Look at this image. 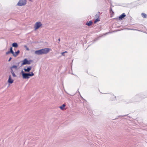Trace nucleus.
<instances>
[{
    "label": "nucleus",
    "mask_w": 147,
    "mask_h": 147,
    "mask_svg": "<svg viewBox=\"0 0 147 147\" xmlns=\"http://www.w3.org/2000/svg\"><path fill=\"white\" fill-rule=\"evenodd\" d=\"M93 23V22L92 21H90L89 22H87L86 23V24L89 26L91 25Z\"/></svg>",
    "instance_id": "9"
},
{
    "label": "nucleus",
    "mask_w": 147,
    "mask_h": 147,
    "mask_svg": "<svg viewBox=\"0 0 147 147\" xmlns=\"http://www.w3.org/2000/svg\"><path fill=\"white\" fill-rule=\"evenodd\" d=\"M12 59V58L11 57H10V58H9V59L8 60V62H9L11 60V59Z\"/></svg>",
    "instance_id": "24"
},
{
    "label": "nucleus",
    "mask_w": 147,
    "mask_h": 147,
    "mask_svg": "<svg viewBox=\"0 0 147 147\" xmlns=\"http://www.w3.org/2000/svg\"><path fill=\"white\" fill-rule=\"evenodd\" d=\"M65 52H62L61 53L62 55L63 56H65Z\"/></svg>",
    "instance_id": "26"
},
{
    "label": "nucleus",
    "mask_w": 147,
    "mask_h": 147,
    "mask_svg": "<svg viewBox=\"0 0 147 147\" xmlns=\"http://www.w3.org/2000/svg\"><path fill=\"white\" fill-rule=\"evenodd\" d=\"M22 62V63L21 65V66L26 64L29 65L28 60L26 58L24 59Z\"/></svg>",
    "instance_id": "5"
},
{
    "label": "nucleus",
    "mask_w": 147,
    "mask_h": 147,
    "mask_svg": "<svg viewBox=\"0 0 147 147\" xmlns=\"http://www.w3.org/2000/svg\"><path fill=\"white\" fill-rule=\"evenodd\" d=\"M141 15L144 18H146L147 17V15H146L144 13H142L141 14Z\"/></svg>",
    "instance_id": "15"
},
{
    "label": "nucleus",
    "mask_w": 147,
    "mask_h": 147,
    "mask_svg": "<svg viewBox=\"0 0 147 147\" xmlns=\"http://www.w3.org/2000/svg\"><path fill=\"white\" fill-rule=\"evenodd\" d=\"M100 20L99 18H97L95 19L94 21V23H96L97 22L99 21Z\"/></svg>",
    "instance_id": "18"
},
{
    "label": "nucleus",
    "mask_w": 147,
    "mask_h": 147,
    "mask_svg": "<svg viewBox=\"0 0 147 147\" xmlns=\"http://www.w3.org/2000/svg\"><path fill=\"white\" fill-rule=\"evenodd\" d=\"M29 77H31L33 76L34 75V74L32 72H30L28 73Z\"/></svg>",
    "instance_id": "12"
},
{
    "label": "nucleus",
    "mask_w": 147,
    "mask_h": 147,
    "mask_svg": "<svg viewBox=\"0 0 147 147\" xmlns=\"http://www.w3.org/2000/svg\"><path fill=\"white\" fill-rule=\"evenodd\" d=\"M20 53V51L19 50H18L17 51L14 53V54H13V56L14 57H16Z\"/></svg>",
    "instance_id": "10"
},
{
    "label": "nucleus",
    "mask_w": 147,
    "mask_h": 147,
    "mask_svg": "<svg viewBox=\"0 0 147 147\" xmlns=\"http://www.w3.org/2000/svg\"><path fill=\"white\" fill-rule=\"evenodd\" d=\"M65 106V105L64 104H63L61 106L59 107V108L62 110L64 109V108Z\"/></svg>",
    "instance_id": "14"
},
{
    "label": "nucleus",
    "mask_w": 147,
    "mask_h": 147,
    "mask_svg": "<svg viewBox=\"0 0 147 147\" xmlns=\"http://www.w3.org/2000/svg\"><path fill=\"white\" fill-rule=\"evenodd\" d=\"M111 14L112 15H114V12L113 11H111Z\"/></svg>",
    "instance_id": "27"
},
{
    "label": "nucleus",
    "mask_w": 147,
    "mask_h": 147,
    "mask_svg": "<svg viewBox=\"0 0 147 147\" xmlns=\"http://www.w3.org/2000/svg\"><path fill=\"white\" fill-rule=\"evenodd\" d=\"M12 47H11L10 48V50L9 51H12Z\"/></svg>",
    "instance_id": "28"
},
{
    "label": "nucleus",
    "mask_w": 147,
    "mask_h": 147,
    "mask_svg": "<svg viewBox=\"0 0 147 147\" xmlns=\"http://www.w3.org/2000/svg\"><path fill=\"white\" fill-rule=\"evenodd\" d=\"M126 16L125 14L124 13H123L119 16V19L120 20H122Z\"/></svg>",
    "instance_id": "8"
},
{
    "label": "nucleus",
    "mask_w": 147,
    "mask_h": 147,
    "mask_svg": "<svg viewBox=\"0 0 147 147\" xmlns=\"http://www.w3.org/2000/svg\"><path fill=\"white\" fill-rule=\"evenodd\" d=\"M24 48H25L26 49V50L28 51L29 50V48L26 46V45H24Z\"/></svg>",
    "instance_id": "19"
},
{
    "label": "nucleus",
    "mask_w": 147,
    "mask_h": 147,
    "mask_svg": "<svg viewBox=\"0 0 147 147\" xmlns=\"http://www.w3.org/2000/svg\"><path fill=\"white\" fill-rule=\"evenodd\" d=\"M7 82L9 84H12L13 82V80L12 79L10 75L9 76Z\"/></svg>",
    "instance_id": "7"
},
{
    "label": "nucleus",
    "mask_w": 147,
    "mask_h": 147,
    "mask_svg": "<svg viewBox=\"0 0 147 147\" xmlns=\"http://www.w3.org/2000/svg\"><path fill=\"white\" fill-rule=\"evenodd\" d=\"M27 68H24V69L25 72H29L32 68V66L26 67Z\"/></svg>",
    "instance_id": "6"
},
{
    "label": "nucleus",
    "mask_w": 147,
    "mask_h": 147,
    "mask_svg": "<svg viewBox=\"0 0 147 147\" xmlns=\"http://www.w3.org/2000/svg\"><path fill=\"white\" fill-rule=\"evenodd\" d=\"M10 51V53H11L13 55V54H14V51H13L12 50V51Z\"/></svg>",
    "instance_id": "20"
},
{
    "label": "nucleus",
    "mask_w": 147,
    "mask_h": 147,
    "mask_svg": "<svg viewBox=\"0 0 147 147\" xmlns=\"http://www.w3.org/2000/svg\"><path fill=\"white\" fill-rule=\"evenodd\" d=\"M17 66L16 65H13L10 67L11 70V69H12L13 68H15L16 69L17 68Z\"/></svg>",
    "instance_id": "16"
},
{
    "label": "nucleus",
    "mask_w": 147,
    "mask_h": 147,
    "mask_svg": "<svg viewBox=\"0 0 147 147\" xmlns=\"http://www.w3.org/2000/svg\"><path fill=\"white\" fill-rule=\"evenodd\" d=\"M12 46L13 47L17 48L18 47V45L17 42H13L12 44Z\"/></svg>",
    "instance_id": "11"
},
{
    "label": "nucleus",
    "mask_w": 147,
    "mask_h": 147,
    "mask_svg": "<svg viewBox=\"0 0 147 147\" xmlns=\"http://www.w3.org/2000/svg\"><path fill=\"white\" fill-rule=\"evenodd\" d=\"M10 53V51H9L6 52V55H8Z\"/></svg>",
    "instance_id": "23"
},
{
    "label": "nucleus",
    "mask_w": 147,
    "mask_h": 147,
    "mask_svg": "<svg viewBox=\"0 0 147 147\" xmlns=\"http://www.w3.org/2000/svg\"><path fill=\"white\" fill-rule=\"evenodd\" d=\"M42 25V24L40 22H36L34 26L35 30L38 29Z\"/></svg>",
    "instance_id": "4"
},
{
    "label": "nucleus",
    "mask_w": 147,
    "mask_h": 147,
    "mask_svg": "<svg viewBox=\"0 0 147 147\" xmlns=\"http://www.w3.org/2000/svg\"><path fill=\"white\" fill-rule=\"evenodd\" d=\"M128 29L129 30H137V31H139V30H137V29H130V28H129V29Z\"/></svg>",
    "instance_id": "22"
},
{
    "label": "nucleus",
    "mask_w": 147,
    "mask_h": 147,
    "mask_svg": "<svg viewBox=\"0 0 147 147\" xmlns=\"http://www.w3.org/2000/svg\"><path fill=\"white\" fill-rule=\"evenodd\" d=\"M28 61H29V64L30 65L31 63L33 61L32 60L30 59L29 60H28Z\"/></svg>",
    "instance_id": "21"
},
{
    "label": "nucleus",
    "mask_w": 147,
    "mask_h": 147,
    "mask_svg": "<svg viewBox=\"0 0 147 147\" xmlns=\"http://www.w3.org/2000/svg\"><path fill=\"white\" fill-rule=\"evenodd\" d=\"M98 40V39L97 38H95L94 39V42L97 41V40Z\"/></svg>",
    "instance_id": "29"
},
{
    "label": "nucleus",
    "mask_w": 147,
    "mask_h": 147,
    "mask_svg": "<svg viewBox=\"0 0 147 147\" xmlns=\"http://www.w3.org/2000/svg\"><path fill=\"white\" fill-rule=\"evenodd\" d=\"M109 10L110 13H111V12L112 11H113L112 8L111 7L110 8Z\"/></svg>",
    "instance_id": "25"
},
{
    "label": "nucleus",
    "mask_w": 147,
    "mask_h": 147,
    "mask_svg": "<svg viewBox=\"0 0 147 147\" xmlns=\"http://www.w3.org/2000/svg\"><path fill=\"white\" fill-rule=\"evenodd\" d=\"M65 52V53H67V52L66 51H65V52Z\"/></svg>",
    "instance_id": "32"
},
{
    "label": "nucleus",
    "mask_w": 147,
    "mask_h": 147,
    "mask_svg": "<svg viewBox=\"0 0 147 147\" xmlns=\"http://www.w3.org/2000/svg\"><path fill=\"white\" fill-rule=\"evenodd\" d=\"M26 0H19L17 5L20 6L25 5L26 4Z\"/></svg>",
    "instance_id": "2"
},
{
    "label": "nucleus",
    "mask_w": 147,
    "mask_h": 147,
    "mask_svg": "<svg viewBox=\"0 0 147 147\" xmlns=\"http://www.w3.org/2000/svg\"><path fill=\"white\" fill-rule=\"evenodd\" d=\"M51 49L49 48H45L35 51V54L38 55L46 54L48 53Z\"/></svg>",
    "instance_id": "1"
},
{
    "label": "nucleus",
    "mask_w": 147,
    "mask_h": 147,
    "mask_svg": "<svg viewBox=\"0 0 147 147\" xmlns=\"http://www.w3.org/2000/svg\"><path fill=\"white\" fill-rule=\"evenodd\" d=\"M58 40H59V41H60V38H59V39H58Z\"/></svg>",
    "instance_id": "31"
},
{
    "label": "nucleus",
    "mask_w": 147,
    "mask_h": 147,
    "mask_svg": "<svg viewBox=\"0 0 147 147\" xmlns=\"http://www.w3.org/2000/svg\"><path fill=\"white\" fill-rule=\"evenodd\" d=\"M21 74L22 75L23 78L24 79H28L29 78L28 73H25L22 70L21 71Z\"/></svg>",
    "instance_id": "3"
},
{
    "label": "nucleus",
    "mask_w": 147,
    "mask_h": 147,
    "mask_svg": "<svg viewBox=\"0 0 147 147\" xmlns=\"http://www.w3.org/2000/svg\"><path fill=\"white\" fill-rule=\"evenodd\" d=\"M30 1H32V0H29Z\"/></svg>",
    "instance_id": "33"
},
{
    "label": "nucleus",
    "mask_w": 147,
    "mask_h": 147,
    "mask_svg": "<svg viewBox=\"0 0 147 147\" xmlns=\"http://www.w3.org/2000/svg\"><path fill=\"white\" fill-rule=\"evenodd\" d=\"M81 97L82 98V99H83V100H85L84 98H83V97H82L81 96Z\"/></svg>",
    "instance_id": "30"
},
{
    "label": "nucleus",
    "mask_w": 147,
    "mask_h": 147,
    "mask_svg": "<svg viewBox=\"0 0 147 147\" xmlns=\"http://www.w3.org/2000/svg\"><path fill=\"white\" fill-rule=\"evenodd\" d=\"M99 12H98V13L96 14L95 16V18H99Z\"/></svg>",
    "instance_id": "17"
},
{
    "label": "nucleus",
    "mask_w": 147,
    "mask_h": 147,
    "mask_svg": "<svg viewBox=\"0 0 147 147\" xmlns=\"http://www.w3.org/2000/svg\"><path fill=\"white\" fill-rule=\"evenodd\" d=\"M11 72L13 77H16V76L14 72L12 69H11Z\"/></svg>",
    "instance_id": "13"
}]
</instances>
